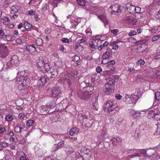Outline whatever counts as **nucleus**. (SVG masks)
I'll list each match as a JSON object with an SVG mask.
<instances>
[{
  "instance_id": "obj_50",
  "label": "nucleus",
  "mask_w": 160,
  "mask_h": 160,
  "mask_svg": "<svg viewBox=\"0 0 160 160\" xmlns=\"http://www.w3.org/2000/svg\"><path fill=\"white\" fill-rule=\"evenodd\" d=\"M56 145H57V146L59 149L63 147V146L64 145V140L60 142L58 144H57Z\"/></svg>"
},
{
  "instance_id": "obj_19",
  "label": "nucleus",
  "mask_w": 160,
  "mask_h": 160,
  "mask_svg": "<svg viewBox=\"0 0 160 160\" xmlns=\"http://www.w3.org/2000/svg\"><path fill=\"white\" fill-rule=\"evenodd\" d=\"M126 7L128 12L132 14L134 13L135 6L132 5L130 2H128L126 4Z\"/></svg>"
},
{
  "instance_id": "obj_54",
  "label": "nucleus",
  "mask_w": 160,
  "mask_h": 160,
  "mask_svg": "<svg viewBox=\"0 0 160 160\" xmlns=\"http://www.w3.org/2000/svg\"><path fill=\"white\" fill-rule=\"evenodd\" d=\"M19 29H21L22 31L24 32L25 30V28L24 25L22 23H20L18 25Z\"/></svg>"
},
{
  "instance_id": "obj_25",
  "label": "nucleus",
  "mask_w": 160,
  "mask_h": 160,
  "mask_svg": "<svg viewBox=\"0 0 160 160\" xmlns=\"http://www.w3.org/2000/svg\"><path fill=\"white\" fill-rule=\"evenodd\" d=\"M78 37L79 38L77 41V42L78 43H84L87 40V38L81 33Z\"/></svg>"
},
{
  "instance_id": "obj_42",
  "label": "nucleus",
  "mask_w": 160,
  "mask_h": 160,
  "mask_svg": "<svg viewBox=\"0 0 160 160\" xmlns=\"http://www.w3.org/2000/svg\"><path fill=\"white\" fill-rule=\"evenodd\" d=\"M13 119V117L12 115L8 114L7 115L5 116V120L7 122H11Z\"/></svg>"
},
{
  "instance_id": "obj_10",
  "label": "nucleus",
  "mask_w": 160,
  "mask_h": 160,
  "mask_svg": "<svg viewBox=\"0 0 160 160\" xmlns=\"http://www.w3.org/2000/svg\"><path fill=\"white\" fill-rule=\"evenodd\" d=\"M123 8V7L117 4H114L110 7V9L112 10V13L116 14L121 12Z\"/></svg>"
},
{
  "instance_id": "obj_8",
  "label": "nucleus",
  "mask_w": 160,
  "mask_h": 160,
  "mask_svg": "<svg viewBox=\"0 0 160 160\" xmlns=\"http://www.w3.org/2000/svg\"><path fill=\"white\" fill-rule=\"evenodd\" d=\"M20 63L18 58L17 55L12 56L10 60L8 62L6 66L7 68L18 65Z\"/></svg>"
},
{
  "instance_id": "obj_31",
  "label": "nucleus",
  "mask_w": 160,
  "mask_h": 160,
  "mask_svg": "<svg viewBox=\"0 0 160 160\" xmlns=\"http://www.w3.org/2000/svg\"><path fill=\"white\" fill-rule=\"evenodd\" d=\"M24 26L25 30H26L28 31H31V30L32 25L28 22H25L24 23Z\"/></svg>"
},
{
  "instance_id": "obj_53",
  "label": "nucleus",
  "mask_w": 160,
  "mask_h": 160,
  "mask_svg": "<svg viewBox=\"0 0 160 160\" xmlns=\"http://www.w3.org/2000/svg\"><path fill=\"white\" fill-rule=\"evenodd\" d=\"M22 129V127L19 126H17L15 127L14 130L15 132L17 133L19 132H20L21 130Z\"/></svg>"
},
{
  "instance_id": "obj_61",
  "label": "nucleus",
  "mask_w": 160,
  "mask_h": 160,
  "mask_svg": "<svg viewBox=\"0 0 160 160\" xmlns=\"http://www.w3.org/2000/svg\"><path fill=\"white\" fill-rule=\"evenodd\" d=\"M141 8L138 7H135V9L134 11V13H139L141 11Z\"/></svg>"
},
{
  "instance_id": "obj_56",
  "label": "nucleus",
  "mask_w": 160,
  "mask_h": 160,
  "mask_svg": "<svg viewBox=\"0 0 160 160\" xmlns=\"http://www.w3.org/2000/svg\"><path fill=\"white\" fill-rule=\"evenodd\" d=\"M155 99L157 101L160 100V93L159 92H156L155 94Z\"/></svg>"
},
{
  "instance_id": "obj_55",
  "label": "nucleus",
  "mask_w": 160,
  "mask_h": 160,
  "mask_svg": "<svg viewBox=\"0 0 160 160\" xmlns=\"http://www.w3.org/2000/svg\"><path fill=\"white\" fill-rule=\"evenodd\" d=\"M35 12L33 10H30L26 12V14L28 15H33L35 14Z\"/></svg>"
},
{
  "instance_id": "obj_20",
  "label": "nucleus",
  "mask_w": 160,
  "mask_h": 160,
  "mask_svg": "<svg viewBox=\"0 0 160 160\" xmlns=\"http://www.w3.org/2000/svg\"><path fill=\"white\" fill-rule=\"evenodd\" d=\"M64 151L68 155H70L74 151V148L70 145H66L65 146Z\"/></svg>"
},
{
  "instance_id": "obj_23",
  "label": "nucleus",
  "mask_w": 160,
  "mask_h": 160,
  "mask_svg": "<svg viewBox=\"0 0 160 160\" xmlns=\"http://www.w3.org/2000/svg\"><path fill=\"white\" fill-rule=\"evenodd\" d=\"M97 16L98 18L103 22L105 26L107 25L108 23V19L103 13L102 14H98Z\"/></svg>"
},
{
  "instance_id": "obj_22",
  "label": "nucleus",
  "mask_w": 160,
  "mask_h": 160,
  "mask_svg": "<svg viewBox=\"0 0 160 160\" xmlns=\"http://www.w3.org/2000/svg\"><path fill=\"white\" fill-rule=\"evenodd\" d=\"M82 152V155L84 156L85 160H89L92 156V152L89 149H86V152H84L83 153Z\"/></svg>"
},
{
  "instance_id": "obj_13",
  "label": "nucleus",
  "mask_w": 160,
  "mask_h": 160,
  "mask_svg": "<svg viewBox=\"0 0 160 160\" xmlns=\"http://www.w3.org/2000/svg\"><path fill=\"white\" fill-rule=\"evenodd\" d=\"M61 92L57 88L52 89L50 93L51 97L55 98H58L61 95Z\"/></svg>"
},
{
  "instance_id": "obj_1",
  "label": "nucleus",
  "mask_w": 160,
  "mask_h": 160,
  "mask_svg": "<svg viewBox=\"0 0 160 160\" xmlns=\"http://www.w3.org/2000/svg\"><path fill=\"white\" fill-rule=\"evenodd\" d=\"M35 74L34 72L27 70L19 72L15 79V83L18 89L25 90L29 87L33 76Z\"/></svg>"
},
{
  "instance_id": "obj_35",
  "label": "nucleus",
  "mask_w": 160,
  "mask_h": 160,
  "mask_svg": "<svg viewBox=\"0 0 160 160\" xmlns=\"http://www.w3.org/2000/svg\"><path fill=\"white\" fill-rule=\"evenodd\" d=\"M108 45V42L106 41L102 44L101 45L98 47V49L99 51H101L107 46Z\"/></svg>"
},
{
  "instance_id": "obj_9",
  "label": "nucleus",
  "mask_w": 160,
  "mask_h": 160,
  "mask_svg": "<svg viewBox=\"0 0 160 160\" xmlns=\"http://www.w3.org/2000/svg\"><path fill=\"white\" fill-rule=\"evenodd\" d=\"M67 18L70 20V21L72 24L71 28H75L78 24L81 22L80 18H75L74 17L71 15H68Z\"/></svg>"
},
{
  "instance_id": "obj_57",
  "label": "nucleus",
  "mask_w": 160,
  "mask_h": 160,
  "mask_svg": "<svg viewBox=\"0 0 160 160\" xmlns=\"http://www.w3.org/2000/svg\"><path fill=\"white\" fill-rule=\"evenodd\" d=\"M145 62L142 59H141L137 62V64L138 65H143L145 64Z\"/></svg>"
},
{
  "instance_id": "obj_11",
  "label": "nucleus",
  "mask_w": 160,
  "mask_h": 160,
  "mask_svg": "<svg viewBox=\"0 0 160 160\" xmlns=\"http://www.w3.org/2000/svg\"><path fill=\"white\" fill-rule=\"evenodd\" d=\"M77 96L80 98L86 100L89 98V94L88 92L83 91V88H81L77 91Z\"/></svg>"
},
{
  "instance_id": "obj_43",
  "label": "nucleus",
  "mask_w": 160,
  "mask_h": 160,
  "mask_svg": "<svg viewBox=\"0 0 160 160\" xmlns=\"http://www.w3.org/2000/svg\"><path fill=\"white\" fill-rule=\"evenodd\" d=\"M110 56V53L108 52H104L102 56L103 59H108Z\"/></svg>"
},
{
  "instance_id": "obj_16",
  "label": "nucleus",
  "mask_w": 160,
  "mask_h": 160,
  "mask_svg": "<svg viewBox=\"0 0 160 160\" xmlns=\"http://www.w3.org/2000/svg\"><path fill=\"white\" fill-rule=\"evenodd\" d=\"M123 21L126 23L132 24H135L137 22V20L131 16H127L125 17Z\"/></svg>"
},
{
  "instance_id": "obj_18",
  "label": "nucleus",
  "mask_w": 160,
  "mask_h": 160,
  "mask_svg": "<svg viewBox=\"0 0 160 160\" xmlns=\"http://www.w3.org/2000/svg\"><path fill=\"white\" fill-rule=\"evenodd\" d=\"M45 62L43 58L42 57L40 58L37 61L38 69L39 70L42 71V68H43V67Z\"/></svg>"
},
{
  "instance_id": "obj_2",
  "label": "nucleus",
  "mask_w": 160,
  "mask_h": 160,
  "mask_svg": "<svg viewBox=\"0 0 160 160\" xmlns=\"http://www.w3.org/2000/svg\"><path fill=\"white\" fill-rule=\"evenodd\" d=\"M80 78V75L78 72L77 71H74L67 74L63 77H61L58 80V82L61 84L67 83L69 86L79 80Z\"/></svg>"
},
{
  "instance_id": "obj_47",
  "label": "nucleus",
  "mask_w": 160,
  "mask_h": 160,
  "mask_svg": "<svg viewBox=\"0 0 160 160\" xmlns=\"http://www.w3.org/2000/svg\"><path fill=\"white\" fill-rule=\"evenodd\" d=\"M68 101L67 99H65L62 101V105L64 108H66L68 106Z\"/></svg>"
},
{
  "instance_id": "obj_12",
  "label": "nucleus",
  "mask_w": 160,
  "mask_h": 160,
  "mask_svg": "<svg viewBox=\"0 0 160 160\" xmlns=\"http://www.w3.org/2000/svg\"><path fill=\"white\" fill-rule=\"evenodd\" d=\"M143 111H136L133 109H131L130 110L129 112V115L135 119L140 117L142 115V112H144Z\"/></svg>"
},
{
  "instance_id": "obj_37",
  "label": "nucleus",
  "mask_w": 160,
  "mask_h": 160,
  "mask_svg": "<svg viewBox=\"0 0 160 160\" xmlns=\"http://www.w3.org/2000/svg\"><path fill=\"white\" fill-rule=\"evenodd\" d=\"M43 67L42 70V71H44L47 72L50 69V67L49 64L46 62L44 63Z\"/></svg>"
},
{
  "instance_id": "obj_41",
  "label": "nucleus",
  "mask_w": 160,
  "mask_h": 160,
  "mask_svg": "<svg viewBox=\"0 0 160 160\" xmlns=\"http://www.w3.org/2000/svg\"><path fill=\"white\" fill-rule=\"evenodd\" d=\"M112 143L114 145L116 146L117 145L116 144L115 142H120L122 141L121 139L119 137H117L116 138H112Z\"/></svg>"
},
{
  "instance_id": "obj_62",
  "label": "nucleus",
  "mask_w": 160,
  "mask_h": 160,
  "mask_svg": "<svg viewBox=\"0 0 160 160\" xmlns=\"http://www.w3.org/2000/svg\"><path fill=\"white\" fill-rule=\"evenodd\" d=\"M158 39L160 40V36L159 35L153 37L152 39V41H154Z\"/></svg>"
},
{
  "instance_id": "obj_36",
  "label": "nucleus",
  "mask_w": 160,
  "mask_h": 160,
  "mask_svg": "<svg viewBox=\"0 0 160 160\" xmlns=\"http://www.w3.org/2000/svg\"><path fill=\"white\" fill-rule=\"evenodd\" d=\"M58 70L57 68H54L52 70V71H51L50 74H51V78H54L58 75Z\"/></svg>"
},
{
  "instance_id": "obj_39",
  "label": "nucleus",
  "mask_w": 160,
  "mask_h": 160,
  "mask_svg": "<svg viewBox=\"0 0 160 160\" xmlns=\"http://www.w3.org/2000/svg\"><path fill=\"white\" fill-rule=\"evenodd\" d=\"M105 69L109 72H111V71H113L115 70V68L112 65H107V66L105 68Z\"/></svg>"
},
{
  "instance_id": "obj_6",
  "label": "nucleus",
  "mask_w": 160,
  "mask_h": 160,
  "mask_svg": "<svg viewBox=\"0 0 160 160\" xmlns=\"http://www.w3.org/2000/svg\"><path fill=\"white\" fill-rule=\"evenodd\" d=\"M147 117L149 119L152 118L156 121L160 120V113L157 110H151L147 111Z\"/></svg>"
},
{
  "instance_id": "obj_4",
  "label": "nucleus",
  "mask_w": 160,
  "mask_h": 160,
  "mask_svg": "<svg viewBox=\"0 0 160 160\" xmlns=\"http://www.w3.org/2000/svg\"><path fill=\"white\" fill-rule=\"evenodd\" d=\"M102 37L100 35H97L92 38L90 43V47L92 51H94L98 45L101 43V40H103L101 39Z\"/></svg>"
},
{
  "instance_id": "obj_15",
  "label": "nucleus",
  "mask_w": 160,
  "mask_h": 160,
  "mask_svg": "<svg viewBox=\"0 0 160 160\" xmlns=\"http://www.w3.org/2000/svg\"><path fill=\"white\" fill-rule=\"evenodd\" d=\"M26 51L32 55H34L37 51V48L34 45H28L26 47Z\"/></svg>"
},
{
  "instance_id": "obj_24",
  "label": "nucleus",
  "mask_w": 160,
  "mask_h": 160,
  "mask_svg": "<svg viewBox=\"0 0 160 160\" xmlns=\"http://www.w3.org/2000/svg\"><path fill=\"white\" fill-rule=\"evenodd\" d=\"M84 92H88L89 94V97L91 94V92L94 90L93 87L92 86H87L83 88Z\"/></svg>"
},
{
  "instance_id": "obj_51",
  "label": "nucleus",
  "mask_w": 160,
  "mask_h": 160,
  "mask_svg": "<svg viewBox=\"0 0 160 160\" xmlns=\"http://www.w3.org/2000/svg\"><path fill=\"white\" fill-rule=\"evenodd\" d=\"M119 32V30L118 29H114L113 30H111V33H112L115 36H116L118 35Z\"/></svg>"
},
{
  "instance_id": "obj_60",
  "label": "nucleus",
  "mask_w": 160,
  "mask_h": 160,
  "mask_svg": "<svg viewBox=\"0 0 160 160\" xmlns=\"http://www.w3.org/2000/svg\"><path fill=\"white\" fill-rule=\"evenodd\" d=\"M58 149H59L57 146V145H56V144H55L53 146L51 150L52 152H54Z\"/></svg>"
},
{
  "instance_id": "obj_21",
  "label": "nucleus",
  "mask_w": 160,
  "mask_h": 160,
  "mask_svg": "<svg viewBox=\"0 0 160 160\" xmlns=\"http://www.w3.org/2000/svg\"><path fill=\"white\" fill-rule=\"evenodd\" d=\"M52 137L55 139H65L66 138L69 139L70 140H71L73 139L72 137H70L69 136L65 137L62 134H53L52 135Z\"/></svg>"
},
{
  "instance_id": "obj_26",
  "label": "nucleus",
  "mask_w": 160,
  "mask_h": 160,
  "mask_svg": "<svg viewBox=\"0 0 160 160\" xmlns=\"http://www.w3.org/2000/svg\"><path fill=\"white\" fill-rule=\"evenodd\" d=\"M82 152L81 151H79L76 152V160H85L84 157L82 155Z\"/></svg>"
},
{
  "instance_id": "obj_44",
  "label": "nucleus",
  "mask_w": 160,
  "mask_h": 160,
  "mask_svg": "<svg viewBox=\"0 0 160 160\" xmlns=\"http://www.w3.org/2000/svg\"><path fill=\"white\" fill-rule=\"evenodd\" d=\"M36 43L37 45L41 46L43 44V41L41 38H38L36 40Z\"/></svg>"
},
{
  "instance_id": "obj_46",
  "label": "nucleus",
  "mask_w": 160,
  "mask_h": 160,
  "mask_svg": "<svg viewBox=\"0 0 160 160\" xmlns=\"http://www.w3.org/2000/svg\"><path fill=\"white\" fill-rule=\"evenodd\" d=\"M25 38V37L24 36H22L16 40V42L18 43H21L24 41L23 39Z\"/></svg>"
},
{
  "instance_id": "obj_48",
  "label": "nucleus",
  "mask_w": 160,
  "mask_h": 160,
  "mask_svg": "<svg viewBox=\"0 0 160 160\" xmlns=\"http://www.w3.org/2000/svg\"><path fill=\"white\" fill-rule=\"evenodd\" d=\"M11 9V12L12 14L16 13L18 12V9L17 8V7L14 6H12Z\"/></svg>"
},
{
  "instance_id": "obj_63",
  "label": "nucleus",
  "mask_w": 160,
  "mask_h": 160,
  "mask_svg": "<svg viewBox=\"0 0 160 160\" xmlns=\"http://www.w3.org/2000/svg\"><path fill=\"white\" fill-rule=\"evenodd\" d=\"M137 32L135 31L132 30L129 33L128 35L129 36H132L136 35Z\"/></svg>"
},
{
  "instance_id": "obj_3",
  "label": "nucleus",
  "mask_w": 160,
  "mask_h": 160,
  "mask_svg": "<svg viewBox=\"0 0 160 160\" xmlns=\"http://www.w3.org/2000/svg\"><path fill=\"white\" fill-rule=\"evenodd\" d=\"M114 84V80L113 79H109L103 87V92L106 95L112 93L115 89Z\"/></svg>"
},
{
  "instance_id": "obj_7",
  "label": "nucleus",
  "mask_w": 160,
  "mask_h": 160,
  "mask_svg": "<svg viewBox=\"0 0 160 160\" xmlns=\"http://www.w3.org/2000/svg\"><path fill=\"white\" fill-rule=\"evenodd\" d=\"M123 101L127 104H135L138 100V97L133 96L132 94L129 96L125 94V97L123 99Z\"/></svg>"
},
{
  "instance_id": "obj_27",
  "label": "nucleus",
  "mask_w": 160,
  "mask_h": 160,
  "mask_svg": "<svg viewBox=\"0 0 160 160\" xmlns=\"http://www.w3.org/2000/svg\"><path fill=\"white\" fill-rule=\"evenodd\" d=\"M74 48L75 51L78 53L81 52L83 50V47L81 45L76 44L74 47Z\"/></svg>"
},
{
  "instance_id": "obj_38",
  "label": "nucleus",
  "mask_w": 160,
  "mask_h": 160,
  "mask_svg": "<svg viewBox=\"0 0 160 160\" xmlns=\"http://www.w3.org/2000/svg\"><path fill=\"white\" fill-rule=\"evenodd\" d=\"M13 38V36L12 35H5L2 37V38L5 41H10Z\"/></svg>"
},
{
  "instance_id": "obj_33",
  "label": "nucleus",
  "mask_w": 160,
  "mask_h": 160,
  "mask_svg": "<svg viewBox=\"0 0 160 160\" xmlns=\"http://www.w3.org/2000/svg\"><path fill=\"white\" fill-rule=\"evenodd\" d=\"M72 61L76 62L78 65H79L80 64V58L79 56L74 55L72 56Z\"/></svg>"
},
{
  "instance_id": "obj_49",
  "label": "nucleus",
  "mask_w": 160,
  "mask_h": 160,
  "mask_svg": "<svg viewBox=\"0 0 160 160\" xmlns=\"http://www.w3.org/2000/svg\"><path fill=\"white\" fill-rule=\"evenodd\" d=\"M34 121L33 120H29L27 123V126L28 127H31L34 123Z\"/></svg>"
},
{
  "instance_id": "obj_40",
  "label": "nucleus",
  "mask_w": 160,
  "mask_h": 160,
  "mask_svg": "<svg viewBox=\"0 0 160 160\" xmlns=\"http://www.w3.org/2000/svg\"><path fill=\"white\" fill-rule=\"evenodd\" d=\"M1 20V22L5 26H6L9 22L8 18L6 17H2Z\"/></svg>"
},
{
  "instance_id": "obj_32",
  "label": "nucleus",
  "mask_w": 160,
  "mask_h": 160,
  "mask_svg": "<svg viewBox=\"0 0 160 160\" xmlns=\"http://www.w3.org/2000/svg\"><path fill=\"white\" fill-rule=\"evenodd\" d=\"M142 94L141 89H140L137 88L135 89V91L134 93L132 94L133 96H137L138 97V100L140 96Z\"/></svg>"
},
{
  "instance_id": "obj_30",
  "label": "nucleus",
  "mask_w": 160,
  "mask_h": 160,
  "mask_svg": "<svg viewBox=\"0 0 160 160\" xmlns=\"http://www.w3.org/2000/svg\"><path fill=\"white\" fill-rule=\"evenodd\" d=\"M78 117L80 120L82 121L83 122H85L87 121V117L84 114H78Z\"/></svg>"
},
{
  "instance_id": "obj_28",
  "label": "nucleus",
  "mask_w": 160,
  "mask_h": 160,
  "mask_svg": "<svg viewBox=\"0 0 160 160\" xmlns=\"http://www.w3.org/2000/svg\"><path fill=\"white\" fill-rule=\"evenodd\" d=\"M79 129L76 128H72L70 129L69 132V134L72 135L74 134H77L79 132Z\"/></svg>"
},
{
  "instance_id": "obj_59",
  "label": "nucleus",
  "mask_w": 160,
  "mask_h": 160,
  "mask_svg": "<svg viewBox=\"0 0 160 160\" xmlns=\"http://www.w3.org/2000/svg\"><path fill=\"white\" fill-rule=\"evenodd\" d=\"M112 49L113 50H117L118 48V45L116 44H115L114 42H112Z\"/></svg>"
},
{
  "instance_id": "obj_64",
  "label": "nucleus",
  "mask_w": 160,
  "mask_h": 160,
  "mask_svg": "<svg viewBox=\"0 0 160 160\" xmlns=\"http://www.w3.org/2000/svg\"><path fill=\"white\" fill-rule=\"evenodd\" d=\"M6 130L5 128L2 127V126L0 125V134L3 133Z\"/></svg>"
},
{
  "instance_id": "obj_45",
  "label": "nucleus",
  "mask_w": 160,
  "mask_h": 160,
  "mask_svg": "<svg viewBox=\"0 0 160 160\" xmlns=\"http://www.w3.org/2000/svg\"><path fill=\"white\" fill-rule=\"evenodd\" d=\"M8 144L5 142L3 141L0 143V150H2L3 148L6 147L8 146Z\"/></svg>"
},
{
  "instance_id": "obj_58",
  "label": "nucleus",
  "mask_w": 160,
  "mask_h": 160,
  "mask_svg": "<svg viewBox=\"0 0 160 160\" xmlns=\"http://www.w3.org/2000/svg\"><path fill=\"white\" fill-rule=\"evenodd\" d=\"M155 134L156 135L160 134V124H158L157 126V128L155 131Z\"/></svg>"
},
{
  "instance_id": "obj_17",
  "label": "nucleus",
  "mask_w": 160,
  "mask_h": 160,
  "mask_svg": "<svg viewBox=\"0 0 160 160\" xmlns=\"http://www.w3.org/2000/svg\"><path fill=\"white\" fill-rule=\"evenodd\" d=\"M49 108L47 105H42L39 108V112L37 111L40 114H46L49 112Z\"/></svg>"
},
{
  "instance_id": "obj_14",
  "label": "nucleus",
  "mask_w": 160,
  "mask_h": 160,
  "mask_svg": "<svg viewBox=\"0 0 160 160\" xmlns=\"http://www.w3.org/2000/svg\"><path fill=\"white\" fill-rule=\"evenodd\" d=\"M8 50L7 47L3 45L0 47V56L3 58H5L8 54Z\"/></svg>"
},
{
  "instance_id": "obj_29",
  "label": "nucleus",
  "mask_w": 160,
  "mask_h": 160,
  "mask_svg": "<svg viewBox=\"0 0 160 160\" xmlns=\"http://www.w3.org/2000/svg\"><path fill=\"white\" fill-rule=\"evenodd\" d=\"M46 79L45 77L40 78L38 81V84L41 86H44L46 83Z\"/></svg>"
},
{
  "instance_id": "obj_52",
  "label": "nucleus",
  "mask_w": 160,
  "mask_h": 160,
  "mask_svg": "<svg viewBox=\"0 0 160 160\" xmlns=\"http://www.w3.org/2000/svg\"><path fill=\"white\" fill-rule=\"evenodd\" d=\"M78 4L82 6H84L85 5L86 2L85 0H77Z\"/></svg>"
},
{
  "instance_id": "obj_5",
  "label": "nucleus",
  "mask_w": 160,
  "mask_h": 160,
  "mask_svg": "<svg viewBox=\"0 0 160 160\" xmlns=\"http://www.w3.org/2000/svg\"><path fill=\"white\" fill-rule=\"evenodd\" d=\"M118 107V105L111 101H108L104 104V111L111 113Z\"/></svg>"
},
{
  "instance_id": "obj_34",
  "label": "nucleus",
  "mask_w": 160,
  "mask_h": 160,
  "mask_svg": "<svg viewBox=\"0 0 160 160\" xmlns=\"http://www.w3.org/2000/svg\"><path fill=\"white\" fill-rule=\"evenodd\" d=\"M160 31V26H155L152 27L151 30L152 33H156Z\"/></svg>"
}]
</instances>
